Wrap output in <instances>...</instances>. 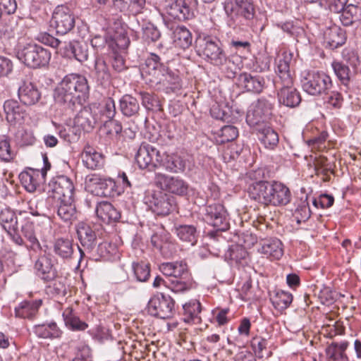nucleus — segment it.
<instances>
[{
    "label": "nucleus",
    "instance_id": "1",
    "mask_svg": "<svg viewBox=\"0 0 361 361\" xmlns=\"http://www.w3.org/2000/svg\"><path fill=\"white\" fill-rule=\"evenodd\" d=\"M89 92L87 78L80 74L71 73L66 75L56 87L54 98L57 105L71 114L82 106Z\"/></svg>",
    "mask_w": 361,
    "mask_h": 361
},
{
    "label": "nucleus",
    "instance_id": "2",
    "mask_svg": "<svg viewBox=\"0 0 361 361\" xmlns=\"http://www.w3.org/2000/svg\"><path fill=\"white\" fill-rule=\"evenodd\" d=\"M250 198L265 206L281 207L290 203V189L279 181L259 183L252 188Z\"/></svg>",
    "mask_w": 361,
    "mask_h": 361
},
{
    "label": "nucleus",
    "instance_id": "3",
    "mask_svg": "<svg viewBox=\"0 0 361 361\" xmlns=\"http://www.w3.org/2000/svg\"><path fill=\"white\" fill-rule=\"evenodd\" d=\"M224 10L229 18V26L233 27L250 26L256 15L252 0H226Z\"/></svg>",
    "mask_w": 361,
    "mask_h": 361
},
{
    "label": "nucleus",
    "instance_id": "4",
    "mask_svg": "<svg viewBox=\"0 0 361 361\" xmlns=\"http://www.w3.org/2000/svg\"><path fill=\"white\" fill-rule=\"evenodd\" d=\"M302 90L312 96L328 94L333 87L331 77L322 71H308L301 79Z\"/></svg>",
    "mask_w": 361,
    "mask_h": 361
},
{
    "label": "nucleus",
    "instance_id": "5",
    "mask_svg": "<svg viewBox=\"0 0 361 361\" xmlns=\"http://www.w3.org/2000/svg\"><path fill=\"white\" fill-rule=\"evenodd\" d=\"M16 56L27 66L37 68L47 66L51 59V52L42 46L29 43L19 49Z\"/></svg>",
    "mask_w": 361,
    "mask_h": 361
},
{
    "label": "nucleus",
    "instance_id": "6",
    "mask_svg": "<svg viewBox=\"0 0 361 361\" xmlns=\"http://www.w3.org/2000/svg\"><path fill=\"white\" fill-rule=\"evenodd\" d=\"M197 43L199 55L203 56L214 66H221L228 61V58L221 47V43L218 39L207 36L200 39Z\"/></svg>",
    "mask_w": 361,
    "mask_h": 361
},
{
    "label": "nucleus",
    "instance_id": "7",
    "mask_svg": "<svg viewBox=\"0 0 361 361\" xmlns=\"http://www.w3.org/2000/svg\"><path fill=\"white\" fill-rule=\"evenodd\" d=\"M274 98L261 97L252 102L247 111L246 122L251 127L257 130L259 126H266L264 121L271 114L274 108Z\"/></svg>",
    "mask_w": 361,
    "mask_h": 361
},
{
    "label": "nucleus",
    "instance_id": "8",
    "mask_svg": "<svg viewBox=\"0 0 361 361\" xmlns=\"http://www.w3.org/2000/svg\"><path fill=\"white\" fill-rule=\"evenodd\" d=\"M148 313L154 317L166 319L175 314V301L168 295L163 293L152 296L147 304Z\"/></svg>",
    "mask_w": 361,
    "mask_h": 361
},
{
    "label": "nucleus",
    "instance_id": "9",
    "mask_svg": "<svg viewBox=\"0 0 361 361\" xmlns=\"http://www.w3.org/2000/svg\"><path fill=\"white\" fill-rule=\"evenodd\" d=\"M197 5V0H165L164 8L172 18L186 20L194 17Z\"/></svg>",
    "mask_w": 361,
    "mask_h": 361
},
{
    "label": "nucleus",
    "instance_id": "10",
    "mask_svg": "<svg viewBox=\"0 0 361 361\" xmlns=\"http://www.w3.org/2000/svg\"><path fill=\"white\" fill-rule=\"evenodd\" d=\"M160 152L153 145L142 142L135 154V161L142 169L154 171L160 168Z\"/></svg>",
    "mask_w": 361,
    "mask_h": 361
},
{
    "label": "nucleus",
    "instance_id": "11",
    "mask_svg": "<svg viewBox=\"0 0 361 361\" xmlns=\"http://www.w3.org/2000/svg\"><path fill=\"white\" fill-rule=\"evenodd\" d=\"M204 221L216 231H225L230 227L228 214L221 204H212L205 207Z\"/></svg>",
    "mask_w": 361,
    "mask_h": 361
},
{
    "label": "nucleus",
    "instance_id": "12",
    "mask_svg": "<svg viewBox=\"0 0 361 361\" xmlns=\"http://www.w3.org/2000/svg\"><path fill=\"white\" fill-rule=\"evenodd\" d=\"M154 182L157 187L169 193L179 196H183L188 193V184L179 176L157 173Z\"/></svg>",
    "mask_w": 361,
    "mask_h": 361
},
{
    "label": "nucleus",
    "instance_id": "13",
    "mask_svg": "<svg viewBox=\"0 0 361 361\" xmlns=\"http://www.w3.org/2000/svg\"><path fill=\"white\" fill-rule=\"evenodd\" d=\"M19 221L20 215L18 216L10 208H5L0 212V225L16 245H23V239L19 233Z\"/></svg>",
    "mask_w": 361,
    "mask_h": 361
},
{
    "label": "nucleus",
    "instance_id": "14",
    "mask_svg": "<svg viewBox=\"0 0 361 361\" xmlns=\"http://www.w3.org/2000/svg\"><path fill=\"white\" fill-rule=\"evenodd\" d=\"M75 23V17L68 7L60 6L55 8L51 25L58 34H67L73 30Z\"/></svg>",
    "mask_w": 361,
    "mask_h": 361
},
{
    "label": "nucleus",
    "instance_id": "15",
    "mask_svg": "<svg viewBox=\"0 0 361 361\" xmlns=\"http://www.w3.org/2000/svg\"><path fill=\"white\" fill-rule=\"evenodd\" d=\"M274 87L279 104L289 108L299 106L302 98L300 92L293 86V81L274 84Z\"/></svg>",
    "mask_w": 361,
    "mask_h": 361
},
{
    "label": "nucleus",
    "instance_id": "16",
    "mask_svg": "<svg viewBox=\"0 0 361 361\" xmlns=\"http://www.w3.org/2000/svg\"><path fill=\"white\" fill-rule=\"evenodd\" d=\"M49 192L52 194L53 198L57 201L73 200L74 186L70 178L65 176L56 177L49 184Z\"/></svg>",
    "mask_w": 361,
    "mask_h": 361
},
{
    "label": "nucleus",
    "instance_id": "17",
    "mask_svg": "<svg viewBox=\"0 0 361 361\" xmlns=\"http://www.w3.org/2000/svg\"><path fill=\"white\" fill-rule=\"evenodd\" d=\"M165 66L158 55L151 53L145 61L142 75L149 82L160 84V78L163 75L161 71Z\"/></svg>",
    "mask_w": 361,
    "mask_h": 361
},
{
    "label": "nucleus",
    "instance_id": "18",
    "mask_svg": "<svg viewBox=\"0 0 361 361\" xmlns=\"http://www.w3.org/2000/svg\"><path fill=\"white\" fill-rule=\"evenodd\" d=\"M77 235L82 248H78L80 253V257H82L85 253L89 254L90 252L97 244V236L94 231L90 226L85 224L80 223L77 226Z\"/></svg>",
    "mask_w": 361,
    "mask_h": 361
},
{
    "label": "nucleus",
    "instance_id": "19",
    "mask_svg": "<svg viewBox=\"0 0 361 361\" xmlns=\"http://www.w3.org/2000/svg\"><path fill=\"white\" fill-rule=\"evenodd\" d=\"M51 249L56 259L63 262L72 259L75 250L73 240L62 237L54 240Z\"/></svg>",
    "mask_w": 361,
    "mask_h": 361
},
{
    "label": "nucleus",
    "instance_id": "20",
    "mask_svg": "<svg viewBox=\"0 0 361 361\" xmlns=\"http://www.w3.org/2000/svg\"><path fill=\"white\" fill-rule=\"evenodd\" d=\"M34 269L36 274L44 281H51L56 278L57 271L53 260L46 255H40L35 261Z\"/></svg>",
    "mask_w": 361,
    "mask_h": 361
},
{
    "label": "nucleus",
    "instance_id": "21",
    "mask_svg": "<svg viewBox=\"0 0 361 361\" xmlns=\"http://www.w3.org/2000/svg\"><path fill=\"white\" fill-rule=\"evenodd\" d=\"M174 198L166 193L158 192L152 196L151 209L158 216H166L175 209Z\"/></svg>",
    "mask_w": 361,
    "mask_h": 361
},
{
    "label": "nucleus",
    "instance_id": "22",
    "mask_svg": "<svg viewBox=\"0 0 361 361\" xmlns=\"http://www.w3.org/2000/svg\"><path fill=\"white\" fill-rule=\"evenodd\" d=\"M90 257L98 261L104 259L106 261H114L119 258L118 248L115 244L104 241L93 247L88 254Z\"/></svg>",
    "mask_w": 361,
    "mask_h": 361
},
{
    "label": "nucleus",
    "instance_id": "23",
    "mask_svg": "<svg viewBox=\"0 0 361 361\" xmlns=\"http://www.w3.org/2000/svg\"><path fill=\"white\" fill-rule=\"evenodd\" d=\"M20 101L25 105L32 106L39 102L42 92L36 85L31 82H23L18 90Z\"/></svg>",
    "mask_w": 361,
    "mask_h": 361
},
{
    "label": "nucleus",
    "instance_id": "24",
    "mask_svg": "<svg viewBox=\"0 0 361 361\" xmlns=\"http://www.w3.org/2000/svg\"><path fill=\"white\" fill-rule=\"evenodd\" d=\"M87 180L89 183V186L94 188L92 192L96 195L109 197L112 195L113 189L115 187V182L112 178L92 174Z\"/></svg>",
    "mask_w": 361,
    "mask_h": 361
},
{
    "label": "nucleus",
    "instance_id": "25",
    "mask_svg": "<svg viewBox=\"0 0 361 361\" xmlns=\"http://www.w3.org/2000/svg\"><path fill=\"white\" fill-rule=\"evenodd\" d=\"M44 172H41L39 169H29L23 171L19 175L21 184L29 192H33L45 180Z\"/></svg>",
    "mask_w": 361,
    "mask_h": 361
},
{
    "label": "nucleus",
    "instance_id": "26",
    "mask_svg": "<svg viewBox=\"0 0 361 361\" xmlns=\"http://www.w3.org/2000/svg\"><path fill=\"white\" fill-rule=\"evenodd\" d=\"M63 49V54L67 57H74L77 61L82 63L87 60L88 45L85 42H79L78 41L63 42V47L61 48V51Z\"/></svg>",
    "mask_w": 361,
    "mask_h": 361
},
{
    "label": "nucleus",
    "instance_id": "27",
    "mask_svg": "<svg viewBox=\"0 0 361 361\" xmlns=\"http://www.w3.org/2000/svg\"><path fill=\"white\" fill-rule=\"evenodd\" d=\"M4 110L6 121L12 124L21 123L27 115L25 108L14 99L6 100L4 104Z\"/></svg>",
    "mask_w": 361,
    "mask_h": 361
},
{
    "label": "nucleus",
    "instance_id": "28",
    "mask_svg": "<svg viewBox=\"0 0 361 361\" xmlns=\"http://www.w3.org/2000/svg\"><path fill=\"white\" fill-rule=\"evenodd\" d=\"M238 81L247 91L253 93H260L265 85V80L262 76L259 75H253L245 72L238 75Z\"/></svg>",
    "mask_w": 361,
    "mask_h": 361
},
{
    "label": "nucleus",
    "instance_id": "29",
    "mask_svg": "<svg viewBox=\"0 0 361 361\" xmlns=\"http://www.w3.org/2000/svg\"><path fill=\"white\" fill-rule=\"evenodd\" d=\"M95 212L97 217L107 224L116 222L121 218L120 212L109 202L97 203Z\"/></svg>",
    "mask_w": 361,
    "mask_h": 361
},
{
    "label": "nucleus",
    "instance_id": "30",
    "mask_svg": "<svg viewBox=\"0 0 361 361\" xmlns=\"http://www.w3.org/2000/svg\"><path fill=\"white\" fill-rule=\"evenodd\" d=\"M25 212H20L19 226L23 236L30 243V248L35 250L41 248V245L35 233L33 222L30 218L25 216Z\"/></svg>",
    "mask_w": 361,
    "mask_h": 361
},
{
    "label": "nucleus",
    "instance_id": "31",
    "mask_svg": "<svg viewBox=\"0 0 361 361\" xmlns=\"http://www.w3.org/2000/svg\"><path fill=\"white\" fill-rule=\"evenodd\" d=\"M42 304V300H25L15 307V315L22 319H33Z\"/></svg>",
    "mask_w": 361,
    "mask_h": 361
},
{
    "label": "nucleus",
    "instance_id": "32",
    "mask_svg": "<svg viewBox=\"0 0 361 361\" xmlns=\"http://www.w3.org/2000/svg\"><path fill=\"white\" fill-rule=\"evenodd\" d=\"M79 109V113L74 118V124L78 128L80 127L84 131L89 132L94 128L97 118L92 114L90 107L85 106Z\"/></svg>",
    "mask_w": 361,
    "mask_h": 361
},
{
    "label": "nucleus",
    "instance_id": "33",
    "mask_svg": "<svg viewBox=\"0 0 361 361\" xmlns=\"http://www.w3.org/2000/svg\"><path fill=\"white\" fill-rule=\"evenodd\" d=\"M82 162L89 169L97 170L103 168L104 157L91 147H85L82 154Z\"/></svg>",
    "mask_w": 361,
    "mask_h": 361
},
{
    "label": "nucleus",
    "instance_id": "34",
    "mask_svg": "<svg viewBox=\"0 0 361 361\" xmlns=\"http://www.w3.org/2000/svg\"><path fill=\"white\" fill-rule=\"evenodd\" d=\"M160 168L172 173L183 172L185 169V161L179 155L161 154L160 159Z\"/></svg>",
    "mask_w": 361,
    "mask_h": 361
},
{
    "label": "nucleus",
    "instance_id": "35",
    "mask_svg": "<svg viewBox=\"0 0 361 361\" xmlns=\"http://www.w3.org/2000/svg\"><path fill=\"white\" fill-rule=\"evenodd\" d=\"M33 332L38 338L44 339L59 338L63 334L54 322L37 324L33 327Z\"/></svg>",
    "mask_w": 361,
    "mask_h": 361
},
{
    "label": "nucleus",
    "instance_id": "36",
    "mask_svg": "<svg viewBox=\"0 0 361 361\" xmlns=\"http://www.w3.org/2000/svg\"><path fill=\"white\" fill-rule=\"evenodd\" d=\"M255 130L258 139L265 148L274 149L278 145L279 135L271 127L267 125L262 126Z\"/></svg>",
    "mask_w": 361,
    "mask_h": 361
},
{
    "label": "nucleus",
    "instance_id": "37",
    "mask_svg": "<svg viewBox=\"0 0 361 361\" xmlns=\"http://www.w3.org/2000/svg\"><path fill=\"white\" fill-rule=\"evenodd\" d=\"M258 250L271 260L279 259L283 255L282 243L276 238L264 241Z\"/></svg>",
    "mask_w": 361,
    "mask_h": 361
},
{
    "label": "nucleus",
    "instance_id": "38",
    "mask_svg": "<svg viewBox=\"0 0 361 361\" xmlns=\"http://www.w3.org/2000/svg\"><path fill=\"white\" fill-rule=\"evenodd\" d=\"M62 317L65 326L73 331H84L88 328V324L82 321L71 307H66Z\"/></svg>",
    "mask_w": 361,
    "mask_h": 361
},
{
    "label": "nucleus",
    "instance_id": "39",
    "mask_svg": "<svg viewBox=\"0 0 361 361\" xmlns=\"http://www.w3.org/2000/svg\"><path fill=\"white\" fill-rule=\"evenodd\" d=\"M201 311L200 302L196 300H191L183 305V320L185 323H200L202 320L200 316Z\"/></svg>",
    "mask_w": 361,
    "mask_h": 361
},
{
    "label": "nucleus",
    "instance_id": "40",
    "mask_svg": "<svg viewBox=\"0 0 361 361\" xmlns=\"http://www.w3.org/2000/svg\"><path fill=\"white\" fill-rule=\"evenodd\" d=\"M58 216L64 222L71 223L77 217V210L73 200L57 201Z\"/></svg>",
    "mask_w": 361,
    "mask_h": 361
},
{
    "label": "nucleus",
    "instance_id": "41",
    "mask_svg": "<svg viewBox=\"0 0 361 361\" xmlns=\"http://www.w3.org/2000/svg\"><path fill=\"white\" fill-rule=\"evenodd\" d=\"M349 345L348 341L332 342L326 349V361H348L345 350Z\"/></svg>",
    "mask_w": 361,
    "mask_h": 361
},
{
    "label": "nucleus",
    "instance_id": "42",
    "mask_svg": "<svg viewBox=\"0 0 361 361\" xmlns=\"http://www.w3.org/2000/svg\"><path fill=\"white\" fill-rule=\"evenodd\" d=\"M140 109L138 100L131 94H124L119 100V109L124 116H135L138 114Z\"/></svg>",
    "mask_w": 361,
    "mask_h": 361
},
{
    "label": "nucleus",
    "instance_id": "43",
    "mask_svg": "<svg viewBox=\"0 0 361 361\" xmlns=\"http://www.w3.org/2000/svg\"><path fill=\"white\" fill-rule=\"evenodd\" d=\"M339 19L344 26H350L361 20V7L349 4L340 13Z\"/></svg>",
    "mask_w": 361,
    "mask_h": 361
},
{
    "label": "nucleus",
    "instance_id": "44",
    "mask_svg": "<svg viewBox=\"0 0 361 361\" xmlns=\"http://www.w3.org/2000/svg\"><path fill=\"white\" fill-rule=\"evenodd\" d=\"M290 58L286 56L279 59L276 69L277 78L274 80V84L293 81L290 72Z\"/></svg>",
    "mask_w": 361,
    "mask_h": 361
},
{
    "label": "nucleus",
    "instance_id": "45",
    "mask_svg": "<svg viewBox=\"0 0 361 361\" xmlns=\"http://www.w3.org/2000/svg\"><path fill=\"white\" fill-rule=\"evenodd\" d=\"M325 38L332 49L342 46L346 41V35L344 30L338 26L328 28L325 33Z\"/></svg>",
    "mask_w": 361,
    "mask_h": 361
},
{
    "label": "nucleus",
    "instance_id": "46",
    "mask_svg": "<svg viewBox=\"0 0 361 361\" xmlns=\"http://www.w3.org/2000/svg\"><path fill=\"white\" fill-rule=\"evenodd\" d=\"M19 248L16 250H10L7 252L5 257L14 266L20 267L23 264L27 257L29 250L28 246L23 240V245H18Z\"/></svg>",
    "mask_w": 361,
    "mask_h": 361
},
{
    "label": "nucleus",
    "instance_id": "47",
    "mask_svg": "<svg viewBox=\"0 0 361 361\" xmlns=\"http://www.w3.org/2000/svg\"><path fill=\"white\" fill-rule=\"evenodd\" d=\"M174 42L179 47L188 49L192 44V33L185 26H178L174 31Z\"/></svg>",
    "mask_w": 361,
    "mask_h": 361
},
{
    "label": "nucleus",
    "instance_id": "48",
    "mask_svg": "<svg viewBox=\"0 0 361 361\" xmlns=\"http://www.w3.org/2000/svg\"><path fill=\"white\" fill-rule=\"evenodd\" d=\"M176 233L182 241L195 245L197 240L196 228L192 225H180L176 227Z\"/></svg>",
    "mask_w": 361,
    "mask_h": 361
},
{
    "label": "nucleus",
    "instance_id": "49",
    "mask_svg": "<svg viewBox=\"0 0 361 361\" xmlns=\"http://www.w3.org/2000/svg\"><path fill=\"white\" fill-rule=\"evenodd\" d=\"M68 346L69 348L75 351V356L91 357V348L87 344V341L82 338L80 336H78L76 339H71L68 343Z\"/></svg>",
    "mask_w": 361,
    "mask_h": 361
},
{
    "label": "nucleus",
    "instance_id": "50",
    "mask_svg": "<svg viewBox=\"0 0 361 361\" xmlns=\"http://www.w3.org/2000/svg\"><path fill=\"white\" fill-rule=\"evenodd\" d=\"M271 301L275 309L282 312L286 310L291 304L293 295L288 292L281 290H278L271 298Z\"/></svg>",
    "mask_w": 361,
    "mask_h": 361
},
{
    "label": "nucleus",
    "instance_id": "51",
    "mask_svg": "<svg viewBox=\"0 0 361 361\" xmlns=\"http://www.w3.org/2000/svg\"><path fill=\"white\" fill-rule=\"evenodd\" d=\"M334 72L338 79L344 85H348L355 72L351 71L348 65L341 61H334L331 63Z\"/></svg>",
    "mask_w": 361,
    "mask_h": 361
},
{
    "label": "nucleus",
    "instance_id": "52",
    "mask_svg": "<svg viewBox=\"0 0 361 361\" xmlns=\"http://www.w3.org/2000/svg\"><path fill=\"white\" fill-rule=\"evenodd\" d=\"M161 32L151 23H145L142 26V39L147 44L157 42L161 37Z\"/></svg>",
    "mask_w": 361,
    "mask_h": 361
},
{
    "label": "nucleus",
    "instance_id": "53",
    "mask_svg": "<svg viewBox=\"0 0 361 361\" xmlns=\"http://www.w3.org/2000/svg\"><path fill=\"white\" fill-rule=\"evenodd\" d=\"M310 209L307 198L305 200L300 199L295 202V209L294 216L297 219V222L300 224L302 221H305L310 217Z\"/></svg>",
    "mask_w": 361,
    "mask_h": 361
},
{
    "label": "nucleus",
    "instance_id": "54",
    "mask_svg": "<svg viewBox=\"0 0 361 361\" xmlns=\"http://www.w3.org/2000/svg\"><path fill=\"white\" fill-rule=\"evenodd\" d=\"M132 268L137 281L145 282L150 276V264L144 261L133 262Z\"/></svg>",
    "mask_w": 361,
    "mask_h": 361
},
{
    "label": "nucleus",
    "instance_id": "55",
    "mask_svg": "<svg viewBox=\"0 0 361 361\" xmlns=\"http://www.w3.org/2000/svg\"><path fill=\"white\" fill-rule=\"evenodd\" d=\"M267 340L264 338L255 337L252 339L251 345L257 357L262 358L264 356L267 357L271 356V352L267 350Z\"/></svg>",
    "mask_w": 361,
    "mask_h": 361
},
{
    "label": "nucleus",
    "instance_id": "56",
    "mask_svg": "<svg viewBox=\"0 0 361 361\" xmlns=\"http://www.w3.org/2000/svg\"><path fill=\"white\" fill-rule=\"evenodd\" d=\"M238 136V128L233 126H225L221 128L216 138L217 144L222 145L234 140Z\"/></svg>",
    "mask_w": 361,
    "mask_h": 361
},
{
    "label": "nucleus",
    "instance_id": "57",
    "mask_svg": "<svg viewBox=\"0 0 361 361\" xmlns=\"http://www.w3.org/2000/svg\"><path fill=\"white\" fill-rule=\"evenodd\" d=\"M139 94L142 104L147 110L154 111L160 109V102L156 95L147 92H140Z\"/></svg>",
    "mask_w": 361,
    "mask_h": 361
},
{
    "label": "nucleus",
    "instance_id": "58",
    "mask_svg": "<svg viewBox=\"0 0 361 361\" xmlns=\"http://www.w3.org/2000/svg\"><path fill=\"white\" fill-rule=\"evenodd\" d=\"M130 44V39L126 33L121 32L116 34L110 40L109 47L116 51V49L124 50L128 48Z\"/></svg>",
    "mask_w": 361,
    "mask_h": 361
},
{
    "label": "nucleus",
    "instance_id": "59",
    "mask_svg": "<svg viewBox=\"0 0 361 361\" xmlns=\"http://www.w3.org/2000/svg\"><path fill=\"white\" fill-rule=\"evenodd\" d=\"M81 133V130L76 126L73 127L68 126L67 128H61L59 130L60 137L68 142L77 141Z\"/></svg>",
    "mask_w": 361,
    "mask_h": 361
},
{
    "label": "nucleus",
    "instance_id": "60",
    "mask_svg": "<svg viewBox=\"0 0 361 361\" xmlns=\"http://www.w3.org/2000/svg\"><path fill=\"white\" fill-rule=\"evenodd\" d=\"M15 156L9 140L4 137H0V159L4 162H10L13 160Z\"/></svg>",
    "mask_w": 361,
    "mask_h": 361
},
{
    "label": "nucleus",
    "instance_id": "61",
    "mask_svg": "<svg viewBox=\"0 0 361 361\" xmlns=\"http://www.w3.org/2000/svg\"><path fill=\"white\" fill-rule=\"evenodd\" d=\"M64 279H59L47 287V290L54 297L63 298L67 294V286L65 284Z\"/></svg>",
    "mask_w": 361,
    "mask_h": 361
},
{
    "label": "nucleus",
    "instance_id": "62",
    "mask_svg": "<svg viewBox=\"0 0 361 361\" xmlns=\"http://www.w3.org/2000/svg\"><path fill=\"white\" fill-rule=\"evenodd\" d=\"M247 178L253 180L252 183H250L247 188V192L249 196L250 197V192L252 190V188L255 187V185L259 183H265L269 182L268 180H264V170L262 168H259L256 170H252L249 171L247 173Z\"/></svg>",
    "mask_w": 361,
    "mask_h": 361
},
{
    "label": "nucleus",
    "instance_id": "63",
    "mask_svg": "<svg viewBox=\"0 0 361 361\" xmlns=\"http://www.w3.org/2000/svg\"><path fill=\"white\" fill-rule=\"evenodd\" d=\"M163 71H161L163 75L160 78V83L173 85L176 87H178L180 85V81L179 75L166 66L164 68Z\"/></svg>",
    "mask_w": 361,
    "mask_h": 361
},
{
    "label": "nucleus",
    "instance_id": "64",
    "mask_svg": "<svg viewBox=\"0 0 361 361\" xmlns=\"http://www.w3.org/2000/svg\"><path fill=\"white\" fill-rule=\"evenodd\" d=\"M100 112L101 115L108 120L114 118L116 114V110L115 102L111 97H108L104 100Z\"/></svg>",
    "mask_w": 361,
    "mask_h": 361
}]
</instances>
